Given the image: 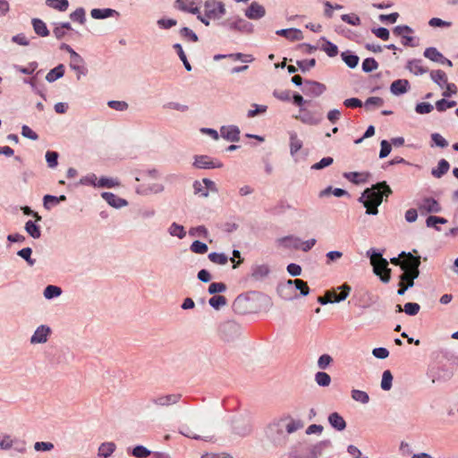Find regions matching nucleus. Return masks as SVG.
<instances>
[{"instance_id": "nucleus-1", "label": "nucleus", "mask_w": 458, "mask_h": 458, "mask_svg": "<svg viewBox=\"0 0 458 458\" xmlns=\"http://www.w3.org/2000/svg\"><path fill=\"white\" fill-rule=\"evenodd\" d=\"M392 194L391 188L386 182H377L371 188L366 189L360 198V201L366 208L368 215H377L378 213V206L383 201V197H388Z\"/></svg>"}, {"instance_id": "nucleus-2", "label": "nucleus", "mask_w": 458, "mask_h": 458, "mask_svg": "<svg viewBox=\"0 0 458 458\" xmlns=\"http://www.w3.org/2000/svg\"><path fill=\"white\" fill-rule=\"evenodd\" d=\"M370 263L373 266L374 273L384 283H388L391 278V269L388 267L387 260L380 253H375L370 257Z\"/></svg>"}, {"instance_id": "nucleus-3", "label": "nucleus", "mask_w": 458, "mask_h": 458, "mask_svg": "<svg viewBox=\"0 0 458 458\" xmlns=\"http://www.w3.org/2000/svg\"><path fill=\"white\" fill-rule=\"evenodd\" d=\"M337 289L341 290L339 294H336L334 291H327L324 296H319L318 298V301L322 305L334 301L340 302L345 300L351 292V287L347 284H344Z\"/></svg>"}, {"instance_id": "nucleus-4", "label": "nucleus", "mask_w": 458, "mask_h": 458, "mask_svg": "<svg viewBox=\"0 0 458 458\" xmlns=\"http://www.w3.org/2000/svg\"><path fill=\"white\" fill-rule=\"evenodd\" d=\"M302 423L301 421H297L293 420L292 418H284L274 423L271 426V429L275 430L279 434H284L285 431L287 434H292L302 428Z\"/></svg>"}, {"instance_id": "nucleus-5", "label": "nucleus", "mask_w": 458, "mask_h": 458, "mask_svg": "<svg viewBox=\"0 0 458 458\" xmlns=\"http://www.w3.org/2000/svg\"><path fill=\"white\" fill-rule=\"evenodd\" d=\"M204 13L208 19H220L225 13V4L216 0H207L204 4Z\"/></svg>"}, {"instance_id": "nucleus-6", "label": "nucleus", "mask_w": 458, "mask_h": 458, "mask_svg": "<svg viewBox=\"0 0 458 458\" xmlns=\"http://www.w3.org/2000/svg\"><path fill=\"white\" fill-rule=\"evenodd\" d=\"M400 257H404L402 263V270L403 273L420 272L419 267L420 266V257L413 256L411 253H406L403 251Z\"/></svg>"}, {"instance_id": "nucleus-7", "label": "nucleus", "mask_w": 458, "mask_h": 458, "mask_svg": "<svg viewBox=\"0 0 458 458\" xmlns=\"http://www.w3.org/2000/svg\"><path fill=\"white\" fill-rule=\"evenodd\" d=\"M417 207L421 214L438 213L441 206L437 199L431 197H425L417 202Z\"/></svg>"}, {"instance_id": "nucleus-8", "label": "nucleus", "mask_w": 458, "mask_h": 458, "mask_svg": "<svg viewBox=\"0 0 458 458\" xmlns=\"http://www.w3.org/2000/svg\"><path fill=\"white\" fill-rule=\"evenodd\" d=\"M182 397L181 394H171L165 395H158L151 399L153 404L158 407H168L177 403Z\"/></svg>"}, {"instance_id": "nucleus-9", "label": "nucleus", "mask_w": 458, "mask_h": 458, "mask_svg": "<svg viewBox=\"0 0 458 458\" xmlns=\"http://www.w3.org/2000/svg\"><path fill=\"white\" fill-rule=\"evenodd\" d=\"M174 8L192 14L199 13V8L197 6L195 0H176L174 2Z\"/></svg>"}, {"instance_id": "nucleus-10", "label": "nucleus", "mask_w": 458, "mask_h": 458, "mask_svg": "<svg viewBox=\"0 0 458 458\" xmlns=\"http://www.w3.org/2000/svg\"><path fill=\"white\" fill-rule=\"evenodd\" d=\"M266 14L265 8L257 2H253L245 10V15L250 20H258L264 17Z\"/></svg>"}, {"instance_id": "nucleus-11", "label": "nucleus", "mask_w": 458, "mask_h": 458, "mask_svg": "<svg viewBox=\"0 0 458 458\" xmlns=\"http://www.w3.org/2000/svg\"><path fill=\"white\" fill-rule=\"evenodd\" d=\"M70 66L77 73V78L80 79L81 75L87 73V69L84 65L82 57L77 53L71 57Z\"/></svg>"}, {"instance_id": "nucleus-12", "label": "nucleus", "mask_w": 458, "mask_h": 458, "mask_svg": "<svg viewBox=\"0 0 458 458\" xmlns=\"http://www.w3.org/2000/svg\"><path fill=\"white\" fill-rule=\"evenodd\" d=\"M51 330L47 326L38 327L30 338L31 344H43L47 341Z\"/></svg>"}, {"instance_id": "nucleus-13", "label": "nucleus", "mask_w": 458, "mask_h": 458, "mask_svg": "<svg viewBox=\"0 0 458 458\" xmlns=\"http://www.w3.org/2000/svg\"><path fill=\"white\" fill-rule=\"evenodd\" d=\"M223 138L229 141H238L240 140V130L237 126H223L220 130Z\"/></svg>"}, {"instance_id": "nucleus-14", "label": "nucleus", "mask_w": 458, "mask_h": 458, "mask_svg": "<svg viewBox=\"0 0 458 458\" xmlns=\"http://www.w3.org/2000/svg\"><path fill=\"white\" fill-rule=\"evenodd\" d=\"M194 165L197 168H216V167H222L223 164L221 162H214L210 159V157L207 156H199L195 158Z\"/></svg>"}, {"instance_id": "nucleus-15", "label": "nucleus", "mask_w": 458, "mask_h": 458, "mask_svg": "<svg viewBox=\"0 0 458 458\" xmlns=\"http://www.w3.org/2000/svg\"><path fill=\"white\" fill-rule=\"evenodd\" d=\"M326 89V87L317 81H306L304 93L313 97L320 96Z\"/></svg>"}, {"instance_id": "nucleus-16", "label": "nucleus", "mask_w": 458, "mask_h": 458, "mask_svg": "<svg viewBox=\"0 0 458 458\" xmlns=\"http://www.w3.org/2000/svg\"><path fill=\"white\" fill-rule=\"evenodd\" d=\"M270 269L267 265H254L251 268V278L256 281L264 279L268 276Z\"/></svg>"}, {"instance_id": "nucleus-17", "label": "nucleus", "mask_w": 458, "mask_h": 458, "mask_svg": "<svg viewBox=\"0 0 458 458\" xmlns=\"http://www.w3.org/2000/svg\"><path fill=\"white\" fill-rule=\"evenodd\" d=\"M102 198L114 208H122L127 205V201L114 195L112 192H103Z\"/></svg>"}, {"instance_id": "nucleus-18", "label": "nucleus", "mask_w": 458, "mask_h": 458, "mask_svg": "<svg viewBox=\"0 0 458 458\" xmlns=\"http://www.w3.org/2000/svg\"><path fill=\"white\" fill-rule=\"evenodd\" d=\"M230 30H239L242 32L250 33L252 31V25L243 19H238L228 24Z\"/></svg>"}, {"instance_id": "nucleus-19", "label": "nucleus", "mask_w": 458, "mask_h": 458, "mask_svg": "<svg viewBox=\"0 0 458 458\" xmlns=\"http://www.w3.org/2000/svg\"><path fill=\"white\" fill-rule=\"evenodd\" d=\"M276 34L286 38L291 41L300 40L301 37V31L298 29H283L276 31Z\"/></svg>"}, {"instance_id": "nucleus-20", "label": "nucleus", "mask_w": 458, "mask_h": 458, "mask_svg": "<svg viewBox=\"0 0 458 458\" xmlns=\"http://www.w3.org/2000/svg\"><path fill=\"white\" fill-rule=\"evenodd\" d=\"M409 89V81L407 80H396L390 87L391 92L394 95L405 93Z\"/></svg>"}, {"instance_id": "nucleus-21", "label": "nucleus", "mask_w": 458, "mask_h": 458, "mask_svg": "<svg viewBox=\"0 0 458 458\" xmlns=\"http://www.w3.org/2000/svg\"><path fill=\"white\" fill-rule=\"evenodd\" d=\"M330 425L337 430H344L346 427L344 419L337 412H333L328 417Z\"/></svg>"}, {"instance_id": "nucleus-22", "label": "nucleus", "mask_w": 458, "mask_h": 458, "mask_svg": "<svg viewBox=\"0 0 458 458\" xmlns=\"http://www.w3.org/2000/svg\"><path fill=\"white\" fill-rule=\"evenodd\" d=\"M296 118L300 119L302 123L308 124H318L321 121L320 117L315 116L306 109H301V114Z\"/></svg>"}, {"instance_id": "nucleus-23", "label": "nucleus", "mask_w": 458, "mask_h": 458, "mask_svg": "<svg viewBox=\"0 0 458 458\" xmlns=\"http://www.w3.org/2000/svg\"><path fill=\"white\" fill-rule=\"evenodd\" d=\"M32 26L36 34L40 37H47L49 35V30L47 28L46 23L38 18L32 19Z\"/></svg>"}, {"instance_id": "nucleus-24", "label": "nucleus", "mask_w": 458, "mask_h": 458, "mask_svg": "<svg viewBox=\"0 0 458 458\" xmlns=\"http://www.w3.org/2000/svg\"><path fill=\"white\" fill-rule=\"evenodd\" d=\"M64 74V64H59L54 69L50 70L46 76V80L49 82H53L59 78L63 77Z\"/></svg>"}, {"instance_id": "nucleus-25", "label": "nucleus", "mask_w": 458, "mask_h": 458, "mask_svg": "<svg viewBox=\"0 0 458 458\" xmlns=\"http://www.w3.org/2000/svg\"><path fill=\"white\" fill-rule=\"evenodd\" d=\"M115 447V444L113 442L103 443L98 448V455L107 458L114 452Z\"/></svg>"}, {"instance_id": "nucleus-26", "label": "nucleus", "mask_w": 458, "mask_h": 458, "mask_svg": "<svg viewBox=\"0 0 458 458\" xmlns=\"http://www.w3.org/2000/svg\"><path fill=\"white\" fill-rule=\"evenodd\" d=\"M114 13H117L115 10L113 9H92L91 10V16L94 19H105L110 16H113Z\"/></svg>"}, {"instance_id": "nucleus-27", "label": "nucleus", "mask_w": 458, "mask_h": 458, "mask_svg": "<svg viewBox=\"0 0 458 458\" xmlns=\"http://www.w3.org/2000/svg\"><path fill=\"white\" fill-rule=\"evenodd\" d=\"M449 168V163L445 159H441L438 162L437 168L432 170V174L436 178H440L448 172Z\"/></svg>"}, {"instance_id": "nucleus-28", "label": "nucleus", "mask_w": 458, "mask_h": 458, "mask_svg": "<svg viewBox=\"0 0 458 458\" xmlns=\"http://www.w3.org/2000/svg\"><path fill=\"white\" fill-rule=\"evenodd\" d=\"M430 77L440 87H443L447 82V75L442 70L432 71L430 72Z\"/></svg>"}, {"instance_id": "nucleus-29", "label": "nucleus", "mask_w": 458, "mask_h": 458, "mask_svg": "<svg viewBox=\"0 0 458 458\" xmlns=\"http://www.w3.org/2000/svg\"><path fill=\"white\" fill-rule=\"evenodd\" d=\"M345 178L349 181L358 184L360 182H365L369 174L367 173H358V172H351L344 174Z\"/></svg>"}, {"instance_id": "nucleus-30", "label": "nucleus", "mask_w": 458, "mask_h": 458, "mask_svg": "<svg viewBox=\"0 0 458 458\" xmlns=\"http://www.w3.org/2000/svg\"><path fill=\"white\" fill-rule=\"evenodd\" d=\"M302 147V141L295 132L290 133V151L292 155L296 154Z\"/></svg>"}, {"instance_id": "nucleus-31", "label": "nucleus", "mask_w": 458, "mask_h": 458, "mask_svg": "<svg viewBox=\"0 0 458 458\" xmlns=\"http://www.w3.org/2000/svg\"><path fill=\"white\" fill-rule=\"evenodd\" d=\"M279 242L286 248H292L294 250H299V245L301 240L294 236H286L281 238Z\"/></svg>"}, {"instance_id": "nucleus-32", "label": "nucleus", "mask_w": 458, "mask_h": 458, "mask_svg": "<svg viewBox=\"0 0 458 458\" xmlns=\"http://www.w3.org/2000/svg\"><path fill=\"white\" fill-rule=\"evenodd\" d=\"M47 4L55 10L64 12L69 6L68 0H47Z\"/></svg>"}, {"instance_id": "nucleus-33", "label": "nucleus", "mask_w": 458, "mask_h": 458, "mask_svg": "<svg viewBox=\"0 0 458 458\" xmlns=\"http://www.w3.org/2000/svg\"><path fill=\"white\" fill-rule=\"evenodd\" d=\"M25 230L34 239H38L41 235L39 227L31 220L25 224Z\"/></svg>"}, {"instance_id": "nucleus-34", "label": "nucleus", "mask_w": 458, "mask_h": 458, "mask_svg": "<svg viewBox=\"0 0 458 458\" xmlns=\"http://www.w3.org/2000/svg\"><path fill=\"white\" fill-rule=\"evenodd\" d=\"M352 398L354 401L363 404H366L369 402V394L366 392L358 389L352 390Z\"/></svg>"}, {"instance_id": "nucleus-35", "label": "nucleus", "mask_w": 458, "mask_h": 458, "mask_svg": "<svg viewBox=\"0 0 458 458\" xmlns=\"http://www.w3.org/2000/svg\"><path fill=\"white\" fill-rule=\"evenodd\" d=\"M288 284H294L295 287L300 290L301 293L303 295V296H306L309 294L310 293V288L308 286V284L301 280V279H294V280H288Z\"/></svg>"}, {"instance_id": "nucleus-36", "label": "nucleus", "mask_w": 458, "mask_h": 458, "mask_svg": "<svg viewBox=\"0 0 458 458\" xmlns=\"http://www.w3.org/2000/svg\"><path fill=\"white\" fill-rule=\"evenodd\" d=\"M168 232L172 236H177L179 239H182L186 235V232L182 225L176 223H173L168 228Z\"/></svg>"}, {"instance_id": "nucleus-37", "label": "nucleus", "mask_w": 458, "mask_h": 458, "mask_svg": "<svg viewBox=\"0 0 458 458\" xmlns=\"http://www.w3.org/2000/svg\"><path fill=\"white\" fill-rule=\"evenodd\" d=\"M315 381L319 386H328L331 383V377L326 372H317Z\"/></svg>"}, {"instance_id": "nucleus-38", "label": "nucleus", "mask_w": 458, "mask_h": 458, "mask_svg": "<svg viewBox=\"0 0 458 458\" xmlns=\"http://www.w3.org/2000/svg\"><path fill=\"white\" fill-rule=\"evenodd\" d=\"M97 185L102 188H114L119 186L120 182L117 179L101 177L99 178Z\"/></svg>"}, {"instance_id": "nucleus-39", "label": "nucleus", "mask_w": 458, "mask_h": 458, "mask_svg": "<svg viewBox=\"0 0 458 458\" xmlns=\"http://www.w3.org/2000/svg\"><path fill=\"white\" fill-rule=\"evenodd\" d=\"M62 290L60 287L55 285H47L44 290V296L47 299H52L61 295Z\"/></svg>"}, {"instance_id": "nucleus-40", "label": "nucleus", "mask_w": 458, "mask_h": 458, "mask_svg": "<svg viewBox=\"0 0 458 458\" xmlns=\"http://www.w3.org/2000/svg\"><path fill=\"white\" fill-rule=\"evenodd\" d=\"M208 259L211 262L218 265H225L228 261V257L226 255L216 252L209 253Z\"/></svg>"}, {"instance_id": "nucleus-41", "label": "nucleus", "mask_w": 458, "mask_h": 458, "mask_svg": "<svg viewBox=\"0 0 458 458\" xmlns=\"http://www.w3.org/2000/svg\"><path fill=\"white\" fill-rule=\"evenodd\" d=\"M208 303L214 309L218 310L226 305V299L223 295H214L209 299Z\"/></svg>"}, {"instance_id": "nucleus-42", "label": "nucleus", "mask_w": 458, "mask_h": 458, "mask_svg": "<svg viewBox=\"0 0 458 458\" xmlns=\"http://www.w3.org/2000/svg\"><path fill=\"white\" fill-rule=\"evenodd\" d=\"M425 57L434 61L440 62L444 58L443 55L439 53L435 47H428L424 52Z\"/></svg>"}, {"instance_id": "nucleus-43", "label": "nucleus", "mask_w": 458, "mask_h": 458, "mask_svg": "<svg viewBox=\"0 0 458 458\" xmlns=\"http://www.w3.org/2000/svg\"><path fill=\"white\" fill-rule=\"evenodd\" d=\"M393 376L390 370H385L382 375L381 387L383 390H390L392 387Z\"/></svg>"}, {"instance_id": "nucleus-44", "label": "nucleus", "mask_w": 458, "mask_h": 458, "mask_svg": "<svg viewBox=\"0 0 458 458\" xmlns=\"http://www.w3.org/2000/svg\"><path fill=\"white\" fill-rule=\"evenodd\" d=\"M343 60L344 63L350 67V68H355L359 63V57L355 55L348 54L347 52H344L341 55Z\"/></svg>"}, {"instance_id": "nucleus-45", "label": "nucleus", "mask_w": 458, "mask_h": 458, "mask_svg": "<svg viewBox=\"0 0 458 458\" xmlns=\"http://www.w3.org/2000/svg\"><path fill=\"white\" fill-rule=\"evenodd\" d=\"M408 68L410 72L414 73L415 75L423 74L427 72V70L421 65L420 61L414 60L409 63Z\"/></svg>"}, {"instance_id": "nucleus-46", "label": "nucleus", "mask_w": 458, "mask_h": 458, "mask_svg": "<svg viewBox=\"0 0 458 458\" xmlns=\"http://www.w3.org/2000/svg\"><path fill=\"white\" fill-rule=\"evenodd\" d=\"M420 275V272H412V273H403L400 276V281L403 282L407 284V286L412 287L414 284V279H416Z\"/></svg>"}, {"instance_id": "nucleus-47", "label": "nucleus", "mask_w": 458, "mask_h": 458, "mask_svg": "<svg viewBox=\"0 0 458 458\" xmlns=\"http://www.w3.org/2000/svg\"><path fill=\"white\" fill-rule=\"evenodd\" d=\"M447 220L444 217L430 216L426 220V225L428 227H435L437 231H440V228L437 226V224H446Z\"/></svg>"}, {"instance_id": "nucleus-48", "label": "nucleus", "mask_w": 458, "mask_h": 458, "mask_svg": "<svg viewBox=\"0 0 458 458\" xmlns=\"http://www.w3.org/2000/svg\"><path fill=\"white\" fill-rule=\"evenodd\" d=\"M322 50L325 51L330 57H334L338 54V47L327 40L323 44Z\"/></svg>"}, {"instance_id": "nucleus-49", "label": "nucleus", "mask_w": 458, "mask_h": 458, "mask_svg": "<svg viewBox=\"0 0 458 458\" xmlns=\"http://www.w3.org/2000/svg\"><path fill=\"white\" fill-rule=\"evenodd\" d=\"M191 250L197 254H204L208 251V245L199 241H194L191 245Z\"/></svg>"}, {"instance_id": "nucleus-50", "label": "nucleus", "mask_w": 458, "mask_h": 458, "mask_svg": "<svg viewBox=\"0 0 458 458\" xmlns=\"http://www.w3.org/2000/svg\"><path fill=\"white\" fill-rule=\"evenodd\" d=\"M70 18L73 21H78L80 22L81 24H83L86 21V18H85V10L83 8H78L76 9L74 12H72L71 14H70Z\"/></svg>"}, {"instance_id": "nucleus-51", "label": "nucleus", "mask_w": 458, "mask_h": 458, "mask_svg": "<svg viewBox=\"0 0 458 458\" xmlns=\"http://www.w3.org/2000/svg\"><path fill=\"white\" fill-rule=\"evenodd\" d=\"M420 306L416 302H407L403 307V311L410 316H415L419 313Z\"/></svg>"}, {"instance_id": "nucleus-52", "label": "nucleus", "mask_w": 458, "mask_h": 458, "mask_svg": "<svg viewBox=\"0 0 458 458\" xmlns=\"http://www.w3.org/2000/svg\"><path fill=\"white\" fill-rule=\"evenodd\" d=\"M378 64L374 58H366L362 63V70L365 72H370L377 69Z\"/></svg>"}, {"instance_id": "nucleus-53", "label": "nucleus", "mask_w": 458, "mask_h": 458, "mask_svg": "<svg viewBox=\"0 0 458 458\" xmlns=\"http://www.w3.org/2000/svg\"><path fill=\"white\" fill-rule=\"evenodd\" d=\"M37 67H38V64L36 62L30 63L28 64V66H26V67H21V66L17 65V64L13 65V68L16 71H19L20 72L24 73V74H31V73H33L34 71L37 69Z\"/></svg>"}, {"instance_id": "nucleus-54", "label": "nucleus", "mask_w": 458, "mask_h": 458, "mask_svg": "<svg viewBox=\"0 0 458 458\" xmlns=\"http://www.w3.org/2000/svg\"><path fill=\"white\" fill-rule=\"evenodd\" d=\"M174 48L177 51V54H178V55L180 57V59L182 61L186 70L187 71H191V66L190 63L187 60L186 55L184 54L182 46L180 44H175L174 46Z\"/></svg>"}, {"instance_id": "nucleus-55", "label": "nucleus", "mask_w": 458, "mask_h": 458, "mask_svg": "<svg viewBox=\"0 0 458 458\" xmlns=\"http://www.w3.org/2000/svg\"><path fill=\"white\" fill-rule=\"evenodd\" d=\"M32 253V250L30 247L24 248L18 251V255L24 259L30 266H33L35 263V259L30 258Z\"/></svg>"}, {"instance_id": "nucleus-56", "label": "nucleus", "mask_w": 458, "mask_h": 458, "mask_svg": "<svg viewBox=\"0 0 458 458\" xmlns=\"http://www.w3.org/2000/svg\"><path fill=\"white\" fill-rule=\"evenodd\" d=\"M58 153L55 151H47L46 159L49 167L54 168L57 165Z\"/></svg>"}, {"instance_id": "nucleus-57", "label": "nucleus", "mask_w": 458, "mask_h": 458, "mask_svg": "<svg viewBox=\"0 0 458 458\" xmlns=\"http://www.w3.org/2000/svg\"><path fill=\"white\" fill-rule=\"evenodd\" d=\"M13 440L9 435L0 436V449L8 450L13 446Z\"/></svg>"}, {"instance_id": "nucleus-58", "label": "nucleus", "mask_w": 458, "mask_h": 458, "mask_svg": "<svg viewBox=\"0 0 458 458\" xmlns=\"http://www.w3.org/2000/svg\"><path fill=\"white\" fill-rule=\"evenodd\" d=\"M334 162V159L330 157H323L319 162L314 164L311 168L315 170H319L329 166Z\"/></svg>"}, {"instance_id": "nucleus-59", "label": "nucleus", "mask_w": 458, "mask_h": 458, "mask_svg": "<svg viewBox=\"0 0 458 458\" xmlns=\"http://www.w3.org/2000/svg\"><path fill=\"white\" fill-rule=\"evenodd\" d=\"M333 361V359L328 354H323L321 355L318 360V366L321 369H327L330 363Z\"/></svg>"}, {"instance_id": "nucleus-60", "label": "nucleus", "mask_w": 458, "mask_h": 458, "mask_svg": "<svg viewBox=\"0 0 458 458\" xmlns=\"http://www.w3.org/2000/svg\"><path fill=\"white\" fill-rule=\"evenodd\" d=\"M226 290V285L224 283H212L208 286V293L210 294H215L217 293H222Z\"/></svg>"}, {"instance_id": "nucleus-61", "label": "nucleus", "mask_w": 458, "mask_h": 458, "mask_svg": "<svg viewBox=\"0 0 458 458\" xmlns=\"http://www.w3.org/2000/svg\"><path fill=\"white\" fill-rule=\"evenodd\" d=\"M194 193L202 197H208V191L205 190L203 181H196L193 183Z\"/></svg>"}, {"instance_id": "nucleus-62", "label": "nucleus", "mask_w": 458, "mask_h": 458, "mask_svg": "<svg viewBox=\"0 0 458 458\" xmlns=\"http://www.w3.org/2000/svg\"><path fill=\"white\" fill-rule=\"evenodd\" d=\"M415 110L418 114H428L433 110V106L429 103H420L416 106Z\"/></svg>"}, {"instance_id": "nucleus-63", "label": "nucleus", "mask_w": 458, "mask_h": 458, "mask_svg": "<svg viewBox=\"0 0 458 458\" xmlns=\"http://www.w3.org/2000/svg\"><path fill=\"white\" fill-rule=\"evenodd\" d=\"M327 265H330L332 262L340 259L343 257V252L338 250H331L327 253Z\"/></svg>"}, {"instance_id": "nucleus-64", "label": "nucleus", "mask_w": 458, "mask_h": 458, "mask_svg": "<svg viewBox=\"0 0 458 458\" xmlns=\"http://www.w3.org/2000/svg\"><path fill=\"white\" fill-rule=\"evenodd\" d=\"M149 454L150 452L142 445L136 446L132 451V454L137 458H146Z\"/></svg>"}]
</instances>
